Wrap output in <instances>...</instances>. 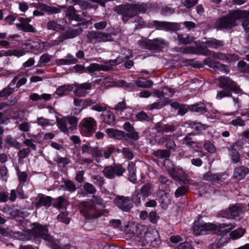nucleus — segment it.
I'll return each instance as SVG.
<instances>
[{"mask_svg": "<svg viewBox=\"0 0 249 249\" xmlns=\"http://www.w3.org/2000/svg\"><path fill=\"white\" fill-rule=\"evenodd\" d=\"M18 20L20 23L17 24V27L25 32H34V28L29 24L30 21L29 18H20Z\"/></svg>", "mask_w": 249, "mask_h": 249, "instance_id": "6ab92c4d", "label": "nucleus"}, {"mask_svg": "<svg viewBox=\"0 0 249 249\" xmlns=\"http://www.w3.org/2000/svg\"><path fill=\"white\" fill-rule=\"evenodd\" d=\"M39 7L50 14L53 13H58L60 12V10L56 7H51L45 4H39Z\"/></svg>", "mask_w": 249, "mask_h": 249, "instance_id": "473e14b6", "label": "nucleus"}, {"mask_svg": "<svg viewBox=\"0 0 249 249\" xmlns=\"http://www.w3.org/2000/svg\"><path fill=\"white\" fill-rule=\"evenodd\" d=\"M160 141L161 143H164L166 147L170 149H174L176 147V144L174 141L168 139L167 137H164L160 139Z\"/></svg>", "mask_w": 249, "mask_h": 249, "instance_id": "4c0bfd02", "label": "nucleus"}, {"mask_svg": "<svg viewBox=\"0 0 249 249\" xmlns=\"http://www.w3.org/2000/svg\"><path fill=\"white\" fill-rule=\"evenodd\" d=\"M205 46L207 47L217 48L223 46L222 41L217 40L215 38H210L206 41Z\"/></svg>", "mask_w": 249, "mask_h": 249, "instance_id": "cd10ccee", "label": "nucleus"}, {"mask_svg": "<svg viewBox=\"0 0 249 249\" xmlns=\"http://www.w3.org/2000/svg\"><path fill=\"white\" fill-rule=\"evenodd\" d=\"M93 181L95 184L101 187L105 183V179L103 177L96 175L93 177Z\"/></svg>", "mask_w": 249, "mask_h": 249, "instance_id": "3c124183", "label": "nucleus"}, {"mask_svg": "<svg viewBox=\"0 0 249 249\" xmlns=\"http://www.w3.org/2000/svg\"><path fill=\"white\" fill-rule=\"evenodd\" d=\"M151 188V185L148 183L144 185L142 187L141 195L143 196V200H144L145 197L149 196L150 193Z\"/></svg>", "mask_w": 249, "mask_h": 249, "instance_id": "a18cd8bd", "label": "nucleus"}, {"mask_svg": "<svg viewBox=\"0 0 249 249\" xmlns=\"http://www.w3.org/2000/svg\"><path fill=\"white\" fill-rule=\"evenodd\" d=\"M229 208L232 218L239 216L244 211L243 207L239 204L231 205Z\"/></svg>", "mask_w": 249, "mask_h": 249, "instance_id": "393cba45", "label": "nucleus"}, {"mask_svg": "<svg viewBox=\"0 0 249 249\" xmlns=\"http://www.w3.org/2000/svg\"><path fill=\"white\" fill-rule=\"evenodd\" d=\"M81 213L86 219H94L102 214V212L97 210L95 204L89 202H83L79 204Z\"/></svg>", "mask_w": 249, "mask_h": 249, "instance_id": "f03ea898", "label": "nucleus"}, {"mask_svg": "<svg viewBox=\"0 0 249 249\" xmlns=\"http://www.w3.org/2000/svg\"><path fill=\"white\" fill-rule=\"evenodd\" d=\"M219 231L218 227L212 223H203L200 221H196L193 225V232L196 235L214 234Z\"/></svg>", "mask_w": 249, "mask_h": 249, "instance_id": "7ed1b4c3", "label": "nucleus"}, {"mask_svg": "<svg viewBox=\"0 0 249 249\" xmlns=\"http://www.w3.org/2000/svg\"><path fill=\"white\" fill-rule=\"evenodd\" d=\"M133 4L135 11L136 12V15L139 13H144L147 10V6L145 3H142L141 4L137 3Z\"/></svg>", "mask_w": 249, "mask_h": 249, "instance_id": "ea45409f", "label": "nucleus"}, {"mask_svg": "<svg viewBox=\"0 0 249 249\" xmlns=\"http://www.w3.org/2000/svg\"><path fill=\"white\" fill-rule=\"evenodd\" d=\"M158 231L155 230L147 232L145 235V240L147 243L151 244L154 240L155 238L158 237Z\"/></svg>", "mask_w": 249, "mask_h": 249, "instance_id": "79ce46f5", "label": "nucleus"}, {"mask_svg": "<svg viewBox=\"0 0 249 249\" xmlns=\"http://www.w3.org/2000/svg\"><path fill=\"white\" fill-rule=\"evenodd\" d=\"M169 173L177 181L182 180L184 175V172L181 169H176L174 167L169 170Z\"/></svg>", "mask_w": 249, "mask_h": 249, "instance_id": "a878e982", "label": "nucleus"}, {"mask_svg": "<svg viewBox=\"0 0 249 249\" xmlns=\"http://www.w3.org/2000/svg\"><path fill=\"white\" fill-rule=\"evenodd\" d=\"M0 234L3 236L6 237H15V233L8 229H4L0 228Z\"/></svg>", "mask_w": 249, "mask_h": 249, "instance_id": "864d4df0", "label": "nucleus"}, {"mask_svg": "<svg viewBox=\"0 0 249 249\" xmlns=\"http://www.w3.org/2000/svg\"><path fill=\"white\" fill-rule=\"evenodd\" d=\"M165 42L161 38H155L152 40H145L139 42V45L143 48L148 50H160L162 45H165Z\"/></svg>", "mask_w": 249, "mask_h": 249, "instance_id": "1a4fd4ad", "label": "nucleus"}, {"mask_svg": "<svg viewBox=\"0 0 249 249\" xmlns=\"http://www.w3.org/2000/svg\"><path fill=\"white\" fill-rule=\"evenodd\" d=\"M203 63L209 67L213 69L216 71H222L226 73L230 71V69L228 66L221 64L217 61H214L210 58H205L203 61Z\"/></svg>", "mask_w": 249, "mask_h": 249, "instance_id": "f8f14e48", "label": "nucleus"}, {"mask_svg": "<svg viewBox=\"0 0 249 249\" xmlns=\"http://www.w3.org/2000/svg\"><path fill=\"white\" fill-rule=\"evenodd\" d=\"M185 124H188V125L192 129L198 131L196 134H198L199 131L205 130L206 128L205 126L200 123L187 122Z\"/></svg>", "mask_w": 249, "mask_h": 249, "instance_id": "37998d69", "label": "nucleus"}, {"mask_svg": "<svg viewBox=\"0 0 249 249\" xmlns=\"http://www.w3.org/2000/svg\"><path fill=\"white\" fill-rule=\"evenodd\" d=\"M66 16L69 20L77 21H84L86 19V18L88 17L87 13L84 12L82 13L81 15L77 14L75 9L72 6H70L68 7Z\"/></svg>", "mask_w": 249, "mask_h": 249, "instance_id": "4468645a", "label": "nucleus"}, {"mask_svg": "<svg viewBox=\"0 0 249 249\" xmlns=\"http://www.w3.org/2000/svg\"><path fill=\"white\" fill-rule=\"evenodd\" d=\"M156 197L162 209H167L169 205L171 204V200L165 191L161 189L159 190L157 193Z\"/></svg>", "mask_w": 249, "mask_h": 249, "instance_id": "dca6fc26", "label": "nucleus"}, {"mask_svg": "<svg viewBox=\"0 0 249 249\" xmlns=\"http://www.w3.org/2000/svg\"><path fill=\"white\" fill-rule=\"evenodd\" d=\"M77 62L78 60L76 58H72L70 59H61L56 60V64L58 65H69L75 64Z\"/></svg>", "mask_w": 249, "mask_h": 249, "instance_id": "49530a36", "label": "nucleus"}, {"mask_svg": "<svg viewBox=\"0 0 249 249\" xmlns=\"http://www.w3.org/2000/svg\"><path fill=\"white\" fill-rule=\"evenodd\" d=\"M213 57L216 59H219L222 61H227V54L222 53H213Z\"/></svg>", "mask_w": 249, "mask_h": 249, "instance_id": "13d9d810", "label": "nucleus"}, {"mask_svg": "<svg viewBox=\"0 0 249 249\" xmlns=\"http://www.w3.org/2000/svg\"><path fill=\"white\" fill-rule=\"evenodd\" d=\"M249 15L245 10H234L226 16L219 18L214 23L218 29L230 30L237 25V21L241 18H245Z\"/></svg>", "mask_w": 249, "mask_h": 249, "instance_id": "f257e3e1", "label": "nucleus"}, {"mask_svg": "<svg viewBox=\"0 0 249 249\" xmlns=\"http://www.w3.org/2000/svg\"><path fill=\"white\" fill-rule=\"evenodd\" d=\"M204 149L211 153H214L216 151V149L213 143L210 142H207L204 144Z\"/></svg>", "mask_w": 249, "mask_h": 249, "instance_id": "bf43d9fd", "label": "nucleus"}, {"mask_svg": "<svg viewBox=\"0 0 249 249\" xmlns=\"http://www.w3.org/2000/svg\"><path fill=\"white\" fill-rule=\"evenodd\" d=\"M249 173V168L241 166L234 169L233 177L237 180H240L244 178Z\"/></svg>", "mask_w": 249, "mask_h": 249, "instance_id": "412c9836", "label": "nucleus"}, {"mask_svg": "<svg viewBox=\"0 0 249 249\" xmlns=\"http://www.w3.org/2000/svg\"><path fill=\"white\" fill-rule=\"evenodd\" d=\"M135 84L137 87H139L149 88L152 86L153 82L150 80H146L145 79H143V80H141L139 79L135 81Z\"/></svg>", "mask_w": 249, "mask_h": 249, "instance_id": "58836bf2", "label": "nucleus"}, {"mask_svg": "<svg viewBox=\"0 0 249 249\" xmlns=\"http://www.w3.org/2000/svg\"><path fill=\"white\" fill-rule=\"evenodd\" d=\"M189 108L192 111L200 113H203L207 111L205 105L202 103L190 106Z\"/></svg>", "mask_w": 249, "mask_h": 249, "instance_id": "f704fd0d", "label": "nucleus"}, {"mask_svg": "<svg viewBox=\"0 0 249 249\" xmlns=\"http://www.w3.org/2000/svg\"><path fill=\"white\" fill-rule=\"evenodd\" d=\"M47 27L49 30H53L55 31L64 30V28L62 25L58 24L56 22L53 20L49 21L48 22L47 24Z\"/></svg>", "mask_w": 249, "mask_h": 249, "instance_id": "c9c22d12", "label": "nucleus"}, {"mask_svg": "<svg viewBox=\"0 0 249 249\" xmlns=\"http://www.w3.org/2000/svg\"><path fill=\"white\" fill-rule=\"evenodd\" d=\"M168 104L167 100L166 101H164L162 100L161 101L159 102L154 103L152 104H151L148 106V108L150 110H152L153 109H159L161 108L163 106H165Z\"/></svg>", "mask_w": 249, "mask_h": 249, "instance_id": "de8ad7c7", "label": "nucleus"}, {"mask_svg": "<svg viewBox=\"0 0 249 249\" xmlns=\"http://www.w3.org/2000/svg\"><path fill=\"white\" fill-rule=\"evenodd\" d=\"M90 153L93 157L98 158L103 156L102 150H99L97 148H92Z\"/></svg>", "mask_w": 249, "mask_h": 249, "instance_id": "052dcab7", "label": "nucleus"}, {"mask_svg": "<svg viewBox=\"0 0 249 249\" xmlns=\"http://www.w3.org/2000/svg\"><path fill=\"white\" fill-rule=\"evenodd\" d=\"M122 153L124 156L127 158L128 159L131 160L133 157V154L132 152L127 148H123L122 149Z\"/></svg>", "mask_w": 249, "mask_h": 249, "instance_id": "338daca9", "label": "nucleus"}, {"mask_svg": "<svg viewBox=\"0 0 249 249\" xmlns=\"http://www.w3.org/2000/svg\"><path fill=\"white\" fill-rule=\"evenodd\" d=\"M58 128L62 131L66 133H68L69 128L67 127V120L66 117L64 118H57L56 119Z\"/></svg>", "mask_w": 249, "mask_h": 249, "instance_id": "2f4dec72", "label": "nucleus"}, {"mask_svg": "<svg viewBox=\"0 0 249 249\" xmlns=\"http://www.w3.org/2000/svg\"><path fill=\"white\" fill-rule=\"evenodd\" d=\"M188 189L185 186H181L178 188L175 192V196L176 197H179L185 195Z\"/></svg>", "mask_w": 249, "mask_h": 249, "instance_id": "603ef678", "label": "nucleus"}, {"mask_svg": "<svg viewBox=\"0 0 249 249\" xmlns=\"http://www.w3.org/2000/svg\"><path fill=\"white\" fill-rule=\"evenodd\" d=\"M175 93V91L170 88L165 87L161 91V96L162 100L166 101L167 100L168 103L170 102L169 98L172 97Z\"/></svg>", "mask_w": 249, "mask_h": 249, "instance_id": "c85d7f7f", "label": "nucleus"}, {"mask_svg": "<svg viewBox=\"0 0 249 249\" xmlns=\"http://www.w3.org/2000/svg\"><path fill=\"white\" fill-rule=\"evenodd\" d=\"M126 135H127V134H126L124 132L117 130L114 138L119 140L123 139L126 140Z\"/></svg>", "mask_w": 249, "mask_h": 249, "instance_id": "0e129e2a", "label": "nucleus"}, {"mask_svg": "<svg viewBox=\"0 0 249 249\" xmlns=\"http://www.w3.org/2000/svg\"><path fill=\"white\" fill-rule=\"evenodd\" d=\"M155 129L158 132H173L174 131V128L173 126L167 124L163 125L160 123H158L155 125Z\"/></svg>", "mask_w": 249, "mask_h": 249, "instance_id": "c756f323", "label": "nucleus"}, {"mask_svg": "<svg viewBox=\"0 0 249 249\" xmlns=\"http://www.w3.org/2000/svg\"><path fill=\"white\" fill-rule=\"evenodd\" d=\"M83 187L85 191L89 194H93L96 191V189L93 185L89 183H86Z\"/></svg>", "mask_w": 249, "mask_h": 249, "instance_id": "5fc2aeb1", "label": "nucleus"}, {"mask_svg": "<svg viewBox=\"0 0 249 249\" xmlns=\"http://www.w3.org/2000/svg\"><path fill=\"white\" fill-rule=\"evenodd\" d=\"M177 249H194L188 242L180 243L177 247Z\"/></svg>", "mask_w": 249, "mask_h": 249, "instance_id": "774afa93", "label": "nucleus"}, {"mask_svg": "<svg viewBox=\"0 0 249 249\" xmlns=\"http://www.w3.org/2000/svg\"><path fill=\"white\" fill-rule=\"evenodd\" d=\"M228 149L231 161L233 163L239 162L240 160V155L236 149L228 147Z\"/></svg>", "mask_w": 249, "mask_h": 249, "instance_id": "bb28decb", "label": "nucleus"}, {"mask_svg": "<svg viewBox=\"0 0 249 249\" xmlns=\"http://www.w3.org/2000/svg\"><path fill=\"white\" fill-rule=\"evenodd\" d=\"M115 204L124 212H128L133 207V203L130 198L118 196L114 200Z\"/></svg>", "mask_w": 249, "mask_h": 249, "instance_id": "9d476101", "label": "nucleus"}, {"mask_svg": "<svg viewBox=\"0 0 249 249\" xmlns=\"http://www.w3.org/2000/svg\"><path fill=\"white\" fill-rule=\"evenodd\" d=\"M83 29L80 27H78L77 28L74 29H69L65 33H62L58 37V40L57 41H55L53 44H58L59 43L62 42L65 39L73 38L80 35Z\"/></svg>", "mask_w": 249, "mask_h": 249, "instance_id": "ddd939ff", "label": "nucleus"}, {"mask_svg": "<svg viewBox=\"0 0 249 249\" xmlns=\"http://www.w3.org/2000/svg\"><path fill=\"white\" fill-rule=\"evenodd\" d=\"M125 169L121 164H113L106 166L102 173L105 177L109 179H113L116 176H122Z\"/></svg>", "mask_w": 249, "mask_h": 249, "instance_id": "0eeeda50", "label": "nucleus"}, {"mask_svg": "<svg viewBox=\"0 0 249 249\" xmlns=\"http://www.w3.org/2000/svg\"><path fill=\"white\" fill-rule=\"evenodd\" d=\"M68 213L67 212H62L57 216L58 220L64 223L68 224L69 223L70 219L67 217Z\"/></svg>", "mask_w": 249, "mask_h": 249, "instance_id": "09e8293b", "label": "nucleus"}, {"mask_svg": "<svg viewBox=\"0 0 249 249\" xmlns=\"http://www.w3.org/2000/svg\"><path fill=\"white\" fill-rule=\"evenodd\" d=\"M223 175L218 174H213L211 172L206 173L203 176V179L207 181L218 182L224 180Z\"/></svg>", "mask_w": 249, "mask_h": 249, "instance_id": "5701e85b", "label": "nucleus"}, {"mask_svg": "<svg viewBox=\"0 0 249 249\" xmlns=\"http://www.w3.org/2000/svg\"><path fill=\"white\" fill-rule=\"evenodd\" d=\"M5 142L10 146L14 147L17 149H20L22 145L18 142L14 140L11 135H8L6 136Z\"/></svg>", "mask_w": 249, "mask_h": 249, "instance_id": "7c9ffc66", "label": "nucleus"}, {"mask_svg": "<svg viewBox=\"0 0 249 249\" xmlns=\"http://www.w3.org/2000/svg\"><path fill=\"white\" fill-rule=\"evenodd\" d=\"M230 96H231V91L227 89H224L222 91L217 92L216 98L218 99H221L224 97H228Z\"/></svg>", "mask_w": 249, "mask_h": 249, "instance_id": "4d7b16f0", "label": "nucleus"}, {"mask_svg": "<svg viewBox=\"0 0 249 249\" xmlns=\"http://www.w3.org/2000/svg\"><path fill=\"white\" fill-rule=\"evenodd\" d=\"M80 124L87 131L89 134L94 132V127L96 126V122L93 118H85L82 120Z\"/></svg>", "mask_w": 249, "mask_h": 249, "instance_id": "f3484780", "label": "nucleus"}, {"mask_svg": "<svg viewBox=\"0 0 249 249\" xmlns=\"http://www.w3.org/2000/svg\"><path fill=\"white\" fill-rule=\"evenodd\" d=\"M31 152L29 148H23L20 150L18 153V156L20 159H23L27 157Z\"/></svg>", "mask_w": 249, "mask_h": 249, "instance_id": "8fccbe9b", "label": "nucleus"}, {"mask_svg": "<svg viewBox=\"0 0 249 249\" xmlns=\"http://www.w3.org/2000/svg\"><path fill=\"white\" fill-rule=\"evenodd\" d=\"M14 91V89L10 87H7L4 88L1 91H0V97H3L6 96H9L13 93Z\"/></svg>", "mask_w": 249, "mask_h": 249, "instance_id": "6e6d98bb", "label": "nucleus"}, {"mask_svg": "<svg viewBox=\"0 0 249 249\" xmlns=\"http://www.w3.org/2000/svg\"><path fill=\"white\" fill-rule=\"evenodd\" d=\"M117 63L116 60H110L105 62L104 64L100 65L96 63H92L86 68V71L89 73H93L96 71H109L112 69V67Z\"/></svg>", "mask_w": 249, "mask_h": 249, "instance_id": "6e6552de", "label": "nucleus"}, {"mask_svg": "<svg viewBox=\"0 0 249 249\" xmlns=\"http://www.w3.org/2000/svg\"><path fill=\"white\" fill-rule=\"evenodd\" d=\"M0 175L3 180L6 181L8 177V170L5 166H2L0 168Z\"/></svg>", "mask_w": 249, "mask_h": 249, "instance_id": "69168bd1", "label": "nucleus"}, {"mask_svg": "<svg viewBox=\"0 0 249 249\" xmlns=\"http://www.w3.org/2000/svg\"><path fill=\"white\" fill-rule=\"evenodd\" d=\"M114 11L118 14L122 15V19L124 22L136 15L133 4L120 5L115 7Z\"/></svg>", "mask_w": 249, "mask_h": 249, "instance_id": "39448f33", "label": "nucleus"}, {"mask_svg": "<svg viewBox=\"0 0 249 249\" xmlns=\"http://www.w3.org/2000/svg\"><path fill=\"white\" fill-rule=\"evenodd\" d=\"M31 233L35 238L43 239L47 242L48 246L54 241L53 236L48 233V230L45 226L34 223Z\"/></svg>", "mask_w": 249, "mask_h": 249, "instance_id": "20e7f679", "label": "nucleus"}, {"mask_svg": "<svg viewBox=\"0 0 249 249\" xmlns=\"http://www.w3.org/2000/svg\"><path fill=\"white\" fill-rule=\"evenodd\" d=\"M153 25L157 30L175 32L180 29V25L177 23L167 21H154Z\"/></svg>", "mask_w": 249, "mask_h": 249, "instance_id": "9b49d317", "label": "nucleus"}, {"mask_svg": "<svg viewBox=\"0 0 249 249\" xmlns=\"http://www.w3.org/2000/svg\"><path fill=\"white\" fill-rule=\"evenodd\" d=\"M195 37L188 34H177V40L179 45H187L192 43Z\"/></svg>", "mask_w": 249, "mask_h": 249, "instance_id": "aec40b11", "label": "nucleus"}, {"mask_svg": "<svg viewBox=\"0 0 249 249\" xmlns=\"http://www.w3.org/2000/svg\"><path fill=\"white\" fill-rule=\"evenodd\" d=\"M198 0H185L182 3L187 8H191L194 6L197 2Z\"/></svg>", "mask_w": 249, "mask_h": 249, "instance_id": "e2e57ef3", "label": "nucleus"}, {"mask_svg": "<svg viewBox=\"0 0 249 249\" xmlns=\"http://www.w3.org/2000/svg\"><path fill=\"white\" fill-rule=\"evenodd\" d=\"M65 185L66 188V189L71 192H73L76 190V187L74 184L70 180H67L65 181Z\"/></svg>", "mask_w": 249, "mask_h": 249, "instance_id": "680f3d73", "label": "nucleus"}, {"mask_svg": "<svg viewBox=\"0 0 249 249\" xmlns=\"http://www.w3.org/2000/svg\"><path fill=\"white\" fill-rule=\"evenodd\" d=\"M245 231H246L245 229L239 228L231 232L230 236L233 239H238L244 234Z\"/></svg>", "mask_w": 249, "mask_h": 249, "instance_id": "a19ab883", "label": "nucleus"}, {"mask_svg": "<svg viewBox=\"0 0 249 249\" xmlns=\"http://www.w3.org/2000/svg\"><path fill=\"white\" fill-rule=\"evenodd\" d=\"M218 80L219 82V86L220 87L223 88L226 87L237 93L240 90V89L236 85L235 82L228 77L221 76L218 78Z\"/></svg>", "mask_w": 249, "mask_h": 249, "instance_id": "2eb2a0df", "label": "nucleus"}, {"mask_svg": "<svg viewBox=\"0 0 249 249\" xmlns=\"http://www.w3.org/2000/svg\"><path fill=\"white\" fill-rule=\"evenodd\" d=\"M103 122L110 126H113L115 124V116L110 111L107 110L103 112L101 115Z\"/></svg>", "mask_w": 249, "mask_h": 249, "instance_id": "4be33fe9", "label": "nucleus"}, {"mask_svg": "<svg viewBox=\"0 0 249 249\" xmlns=\"http://www.w3.org/2000/svg\"><path fill=\"white\" fill-rule=\"evenodd\" d=\"M3 212L6 215V217L8 218H15L16 217L23 218L26 216L25 212L19 211L17 209H14L10 207L4 208Z\"/></svg>", "mask_w": 249, "mask_h": 249, "instance_id": "a211bd4d", "label": "nucleus"}, {"mask_svg": "<svg viewBox=\"0 0 249 249\" xmlns=\"http://www.w3.org/2000/svg\"><path fill=\"white\" fill-rule=\"evenodd\" d=\"M37 202L36 203V207H40L42 206L49 207L52 203L51 197L48 196H45L44 195L40 194L37 196Z\"/></svg>", "mask_w": 249, "mask_h": 249, "instance_id": "b1692460", "label": "nucleus"}, {"mask_svg": "<svg viewBox=\"0 0 249 249\" xmlns=\"http://www.w3.org/2000/svg\"><path fill=\"white\" fill-rule=\"evenodd\" d=\"M87 38L90 42L96 43L113 41V38L110 34L100 31H91L87 35Z\"/></svg>", "mask_w": 249, "mask_h": 249, "instance_id": "423d86ee", "label": "nucleus"}, {"mask_svg": "<svg viewBox=\"0 0 249 249\" xmlns=\"http://www.w3.org/2000/svg\"><path fill=\"white\" fill-rule=\"evenodd\" d=\"M72 88L69 85H63L58 88L55 91L57 95L60 96H63L65 92L71 91Z\"/></svg>", "mask_w": 249, "mask_h": 249, "instance_id": "c03bdc74", "label": "nucleus"}, {"mask_svg": "<svg viewBox=\"0 0 249 249\" xmlns=\"http://www.w3.org/2000/svg\"><path fill=\"white\" fill-rule=\"evenodd\" d=\"M68 123L71 125L70 129L73 130L76 129L78 123V119L73 116H68L66 117Z\"/></svg>", "mask_w": 249, "mask_h": 249, "instance_id": "e433bc0d", "label": "nucleus"}, {"mask_svg": "<svg viewBox=\"0 0 249 249\" xmlns=\"http://www.w3.org/2000/svg\"><path fill=\"white\" fill-rule=\"evenodd\" d=\"M54 207L60 209L65 208L67 205V200L62 196L59 197L53 203Z\"/></svg>", "mask_w": 249, "mask_h": 249, "instance_id": "72a5a7b5", "label": "nucleus"}]
</instances>
